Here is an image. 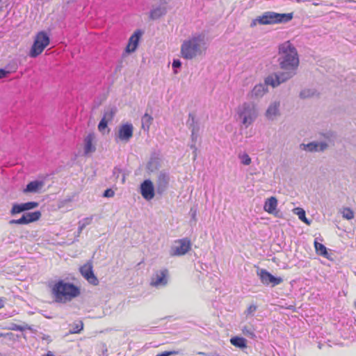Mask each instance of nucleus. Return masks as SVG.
Wrapping results in <instances>:
<instances>
[{
	"label": "nucleus",
	"instance_id": "1",
	"mask_svg": "<svg viewBox=\"0 0 356 356\" xmlns=\"http://www.w3.org/2000/svg\"><path fill=\"white\" fill-rule=\"evenodd\" d=\"M277 54L279 67L282 71L273 73L266 78V83L273 88L293 78L297 73L300 63L298 51L289 40L279 44Z\"/></svg>",
	"mask_w": 356,
	"mask_h": 356
},
{
	"label": "nucleus",
	"instance_id": "2",
	"mask_svg": "<svg viewBox=\"0 0 356 356\" xmlns=\"http://www.w3.org/2000/svg\"><path fill=\"white\" fill-rule=\"evenodd\" d=\"M51 293L56 302L65 303L77 297L80 289L72 283L59 280L52 286Z\"/></svg>",
	"mask_w": 356,
	"mask_h": 356
},
{
	"label": "nucleus",
	"instance_id": "3",
	"mask_svg": "<svg viewBox=\"0 0 356 356\" xmlns=\"http://www.w3.org/2000/svg\"><path fill=\"white\" fill-rule=\"evenodd\" d=\"M204 36L196 34L181 44V54L184 58L193 59L202 54L204 46Z\"/></svg>",
	"mask_w": 356,
	"mask_h": 356
},
{
	"label": "nucleus",
	"instance_id": "4",
	"mask_svg": "<svg viewBox=\"0 0 356 356\" xmlns=\"http://www.w3.org/2000/svg\"><path fill=\"white\" fill-rule=\"evenodd\" d=\"M293 17V13H277L273 11H266L254 19L250 23V27H254L257 24L261 25L286 24L290 22Z\"/></svg>",
	"mask_w": 356,
	"mask_h": 356
},
{
	"label": "nucleus",
	"instance_id": "5",
	"mask_svg": "<svg viewBox=\"0 0 356 356\" xmlns=\"http://www.w3.org/2000/svg\"><path fill=\"white\" fill-rule=\"evenodd\" d=\"M258 111L254 104L244 102L236 109V119L245 128H248L256 120Z\"/></svg>",
	"mask_w": 356,
	"mask_h": 356
},
{
	"label": "nucleus",
	"instance_id": "6",
	"mask_svg": "<svg viewBox=\"0 0 356 356\" xmlns=\"http://www.w3.org/2000/svg\"><path fill=\"white\" fill-rule=\"evenodd\" d=\"M50 39L49 35L44 31L39 32L34 40L33 44L31 48L29 56L31 58H36L43 50L49 45Z\"/></svg>",
	"mask_w": 356,
	"mask_h": 356
},
{
	"label": "nucleus",
	"instance_id": "7",
	"mask_svg": "<svg viewBox=\"0 0 356 356\" xmlns=\"http://www.w3.org/2000/svg\"><path fill=\"white\" fill-rule=\"evenodd\" d=\"M168 282V270L166 268L156 270L151 277L150 285L157 289L164 287Z\"/></svg>",
	"mask_w": 356,
	"mask_h": 356
},
{
	"label": "nucleus",
	"instance_id": "8",
	"mask_svg": "<svg viewBox=\"0 0 356 356\" xmlns=\"http://www.w3.org/2000/svg\"><path fill=\"white\" fill-rule=\"evenodd\" d=\"M191 243L187 238L179 239L175 241L170 250V254L172 256H180L187 253L191 249Z\"/></svg>",
	"mask_w": 356,
	"mask_h": 356
},
{
	"label": "nucleus",
	"instance_id": "9",
	"mask_svg": "<svg viewBox=\"0 0 356 356\" xmlns=\"http://www.w3.org/2000/svg\"><path fill=\"white\" fill-rule=\"evenodd\" d=\"M170 183V174L165 171H160L156 180V193L162 195L168 188Z\"/></svg>",
	"mask_w": 356,
	"mask_h": 356
},
{
	"label": "nucleus",
	"instance_id": "10",
	"mask_svg": "<svg viewBox=\"0 0 356 356\" xmlns=\"http://www.w3.org/2000/svg\"><path fill=\"white\" fill-rule=\"evenodd\" d=\"M41 217V212L35 211L33 212L24 213L19 219H12L9 220V225H27L31 222L38 220Z\"/></svg>",
	"mask_w": 356,
	"mask_h": 356
},
{
	"label": "nucleus",
	"instance_id": "11",
	"mask_svg": "<svg viewBox=\"0 0 356 356\" xmlns=\"http://www.w3.org/2000/svg\"><path fill=\"white\" fill-rule=\"evenodd\" d=\"M140 192L143 197L149 201L154 198L156 188L150 179H145L140 184Z\"/></svg>",
	"mask_w": 356,
	"mask_h": 356
},
{
	"label": "nucleus",
	"instance_id": "12",
	"mask_svg": "<svg viewBox=\"0 0 356 356\" xmlns=\"http://www.w3.org/2000/svg\"><path fill=\"white\" fill-rule=\"evenodd\" d=\"M39 205L37 202H28L21 204L15 203L13 204L10 213L14 216L17 214L33 209Z\"/></svg>",
	"mask_w": 356,
	"mask_h": 356
},
{
	"label": "nucleus",
	"instance_id": "13",
	"mask_svg": "<svg viewBox=\"0 0 356 356\" xmlns=\"http://www.w3.org/2000/svg\"><path fill=\"white\" fill-rule=\"evenodd\" d=\"M258 275L259 276L261 282L265 285L271 284L273 286H275L283 282L282 277H275L265 269H261L260 273H258Z\"/></svg>",
	"mask_w": 356,
	"mask_h": 356
},
{
	"label": "nucleus",
	"instance_id": "14",
	"mask_svg": "<svg viewBox=\"0 0 356 356\" xmlns=\"http://www.w3.org/2000/svg\"><path fill=\"white\" fill-rule=\"evenodd\" d=\"M143 34V31L140 29H137L131 35L129 39L128 44L125 48V54H131L134 52L138 46L139 41Z\"/></svg>",
	"mask_w": 356,
	"mask_h": 356
},
{
	"label": "nucleus",
	"instance_id": "15",
	"mask_svg": "<svg viewBox=\"0 0 356 356\" xmlns=\"http://www.w3.org/2000/svg\"><path fill=\"white\" fill-rule=\"evenodd\" d=\"M134 127L130 123H126L119 127L118 134L115 138L122 142H128L133 136Z\"/></svg>",
	"mask_w": 356,
	"mask_h": 356
},
{
	"label": "nucleus",
	"instance_id": "16",
	"mask_svg": "<svg viewBox=\"0 0 356 356\" xmlns=\"http://www.w3.org/2000/svg\"><path fill=\"white\" fill-rule=\"evenodd\" d=\"M159 2L160 5L151 9L149 15L150 19H157L166 14L167 8L165 5L168 3V0H159Z\"/></svg>",
	"mask_w": 356,
	"mask_h": 356
},
{
	"label": "nucleus",
	"instance_id": "17",
	"mask_svg": "<svg viewBox=\"0 0 356 356\" xmlns=\"http://www.w3.org/2000/svg\"><path fill=\"white\" fill-rule=\"evenodd\" d=\"M268 86L264 81V83L257 84L252 90L248 93V97L250 99H258L261 98L268 92Z\"/></svg>",
	"mask_w": 356,
	"mask_h": 356
},
{
	"label": "nucleus",
	"instance_id": "18",
	"mask_svg": "<svg viewBox=\"0 0 356 356\" xmlns=\"http://www.w3.org/2000/svg\"><path fill=\"white\" fill-rule=\"evenodd\" d=\"M327 147V144L325 142H311L307 144L301 143L300 149L306 152H323Z\"/></svg>",
	"mask_w": 356,
	"mask_h": 356
},
{
	"label": "nucleus",
	"instance_id": "19",
	"mask_svg": "<svg viewBox=\"0 0 356 356\" xmlns=\"http://www.w3.org/2000/svg\"><path fill=\"white\" fill-rule=\"evenodd\" d=\"M80 273L89 283L93 285L98 284V280L94 275L92 266L90 264L88 263L82 266L80 268Z\"/></svg>",
	"mask_w": 356,
	"mask_h": 356
},
{
	"label": "nucleus",
	"instance_id": "20",
	"mask_svg": "<svg viewBox=\"0 0 356 356\" xmlns=\"http://www.w3.org/2000/svg\"><path fill=\"white\" fill-rule=\"evenodd\" d=\"M280 102L278 100H275L272 102L268 107L267 108L265 116L269 120H273L277 116H278L280 113Z\"/></svg>",
	"mask_w": 356,
	"mask_h": 356
},
{
	"label": "nucleus",
	"instance_id": "21",
	"mask_svg": "<svg viewBox=\"0 0 356 356\" xmlns=\"http://www.w3.org/2000/svg\"><path fill=\"white\" fill-rule=\"evenodd\" d=\"M44 182L41 180H34L30 181L24 189L25 193H38L41 188L44 186Z\"/></svg>",
	"mask_w": 356,
	"mask_h": 356
},
{
	"label": "nucleus",
	"instance_id": "22",
	"mask_svg": "<svg viewBox=\"0 0 356 356\" xmlns=\"http://www.w3.org/2000/svg\"><path fill=\"white\" fill-rule=\"evenodd\" d=\"M277 207V200L275 197L268 198L264 205V209L268 213H273Z\"/></svg>",
	"mask_w": 356,
	"mask_h": 356
},
{
	"label": "nucleus",
	"instance_id": "23",
	"mask_svg": "<svg viewBox=\"0 0 356 356\" xmlns=\"http://www.w3.org/2000/svg\"><path fill=\"white\" fill-rule=\"evenodd\" d=\"M94 140V135L92 134H89L86 136L84 139V152L85 154H89L95 151V147L92 145V142Z\"/></svg>",
	"mask_w": 356,
	"mask_h": 356
},
{
	"label": "nucleus",
	"instance_id": "24",
	"mask_svg": "<svg viewBox=\"0 0 356 356\" xmlns=\"http://www.w3.org/2000/svg\"><path fill=\"white\" fill-rule=\"evenodd\" d=\"M117 112V108L115 106L108 107L104 109L102 118L111 122Z\"/></svg>",
	"mask_w": 356,
	"mask_h": 356
},
{
	"label": "nucleus",
	"instance_id": "25",
	"mask_svg": "<svg viewBox=\"0 0 356 356\" xmlns=\"http://www.w3.org/2000/svg\"><path fill=\"white\" fill-rule=\"evenodd\" d=\"M230 342L233 346L240 348H244L247 347V341L243 337H234L231 338Z\"/></svg>",
	"mask_w": 356,
	"mask_h": 356
},
{
	"label": "nucleus",
	"instance_id": "26",
	"mask_svg": "<svg viewBox=\"0 0 356 356\" xmlns=\"http://www.w3.org/2000/svg\"><path fill=\"white\" fill-rule=\"evenodd\" d=\"M314 247L316 249V252L318 254L323 256L325 258L328 257V252H327V248L323 244H322V243L318 242L316 240H315Z\"/></svg>",
	"mask_w": 356,
	"mask_h": 356
},
{
	"label": "nucleus",
	"instance_id": "27",
	"mask_svg": "<svg viewBox=\"0 0 356 356\" xmlns=\"http://www.w3.org/2000/svg\"><path fill=\"white\" fill-rule=\"evenodd\" d=\"M17 66L7 65L6 68L0 69V79L8 77L11 73L16 71Z\"/></svg>",
	"mask_w": 356,
	"mask_h": 356
},
{
	"label": "nucleus",
	"instance_id": "28",
	"mask_svg": "<svg viewBox=\"0 0 356 356\" xmlns=\"http://www.w3.org/2000/svg\"><path fill=\"white\" fill-rule=\"evenodd\" d=\"M242 333L250 339H254L256 334L254 333V329L252 325H244L241 328Z\"/></svg>",
	"mask_w": 356,
	"mask_h": 356
},
{
	"label": "nucleus",
	"instance_id": "29",
	"mask_svg": "<svg viewBox=\"0 0 356 356\" xmlns=\"http://www.w3.org/2000/svg\"><path fill=\"white\" fill-rule=\"evenodd\" d=\"M92 216L85 218L79 221V227H78V236L81 233L83 229L88 225H90L92 222Z\"/></svg>",
	"mask_w": 356,
	"mask_h": 356
},
{
	"label": "nucleus",
	"instance_id": "30",
	"mask_svg": "<svg viewBox=\"0 0 356 356\" xmlns=\"http://www.w3.org/2000/svg\"><path fill=\"white\" fill-rule=\"evenodd\" d=\"M294 213L298 216L299 219L306 223L307 225H310L311 220H308L306 218L305 211L302 208H296L294 209Z\"/></svg>",
	"mask_w": 356,
	"mask_h": 356
},
{
	"label": "nucleus",
	"instance_id": "31",
	"mask_svg": "<svg viewBox=\"0 0 356 356\" xmlns=\"http://www.w3.org/2000/svg\"><path fill=\"white\" fill-rule=\"evenodd\" d=\"M187 125L189 129H191V131L193 130V128H197V131H199L200 127L197 122L196 121L195 117L193 114L189 113L188 120L187 121Z\"/></svg>",
	"mask_w": 356,
	"mask_h": 356
},
{
	"label": "nucleus",
	"instance_id": "32",
	"mask_svg": "<svg viewBox=\"0 0 356 356\" xmlns=\"http://www.w3.org/2000/svg\"><path fill=\"white\" fill-rule=\"evenodd\" d=\"M315 94L316 91L314 89L306 88L301 90L300 97L301 99H306L314 96Z\"/></svg>",
	"mask_w": 356,
	"mask_h": 356
},
{
	"label": "nucleus",
	"instance_id": "33",
	"mask_svg": "<svg viewBox=\"0 0 356 356\" xmlns=\"http://www.w3.org/2000/svg\"><path fill=\"white\" fill-rule=\"evenodd\" d=\"M341 213H342L343 218H344L347 220H351L354 218V212L349 207L343 208Z\"/></svg>",
	"mask_w": 356,
	"mask_h": 356
},
{
	"label": "nucleus",
	"instance_id": "34",
	"mask_svg": "<svg viewBox=\"0 0 356 356\" xmlns=\"http://www.w3.org/2000/svg\"><path fill=\"white\" fill-rule=\"evenodd\" d=\"M238 158L242 164L248 165L251 163V158L247 153H242L238 154Z\"/></svg>",
	"mask_w": 356,
	"mask_h": 356
},
{
	"label": "nucleus",
	"instance_id": "35",
	"mask_svg": "<svg viewBox=\"0 0 356 356\" xmlns=\"http://www.w3.org/2000/svg\"><path fill=\"white\" fill-rule=\"evenodd\" d=\"M9 329L15 331H24L25 330H31V327L28 325L22 326L15 323H12Z\"/></svg>",
	"mask_w": 356,
	"mask_h": 356
},
{
	"label": "nucleus",
	"instance_id": "36",
	"mask_svg": "<svg viewBox=\"0 0 356 356\" xmlns=\"http://www.w3.org/2000/svg\"><path fill=\"white\" fill-rule=\"evenodd\" d=\"M153 120L152 117L148 113H145V115L142 117V123L143 127L147 126L149 128V124L152 123Z\"/></svg>",
	"mask_w": 356,
	"mask_h": 356
},
{
	"label": "nucleus",
	"instance_id": "37",
	"mask_svg": "<svg viewBox=\"0 0 356 356\" xmlns=\"http://www.w3.org/2000/svg\"><path fill=\"white\" fill-rule=\"evenodd\" d=\"M83 324L81 321H79L77 323H74L72 325V328L70 330V332L72 334H76L80 332V331L83 329Z\"/></svg>",
	"mask_w": 356,
	"mask_h": 356
},
{
	"label": "nucleus",
	"instance_id": "38",
	"mask_svg": "<svg viewBox=\"0 0 356 356\" xmlns=\"http://www.w3.org/2000/svg\"><path fill=\"white\" fill-rule=\"evenodd\" d=\"M181 66V62L179 59H174L172 63V67L175 74L178 73L177 69Z\"/></svg>",
	"mask_w": 356,
	"mask_h": 356
},
{
	"label": "nucleus",
	"instance_id": "39",
	"mask_svg": "<svg viewBox=\"0 0 356 356\" xmlns=\"http://www.w3.org/2000/svg\"><path fill=\"white\" fill-rule=\"evenodd\" d=\"M197 213V209L196 207H194L191 208V210H190V214L191 216V223H192V222H194L195 224L196 223Z\"/></svg>",
	"mask_w": 356,
	"mask_h": 356
},
{
	"label": "nucleus",
	"instance_id": "40",
	"mask_svg": "<svg viewBox=\"0 0 356 356\" xmlns=\"http://www.w3.org/2000/svg\"><path fill=\"white\" fill-rule=\"evenodd\" d=\"M257 309V307L255 305H251L245 311V314L247 316H254Z\"/></svg>",
	"mask_w": 356,
	"mask_h": 356
},
{
	"label": "nucleus",
	"instance_id": "41",
	"mask_svg": "<svg viewBox=\"0 0 356 356\" xmlns=\"http://www.w3.org/2000/svg\"><path fill=\"white\" fill-rule=\"evenodd\" d=\"M109 122L102 118L100 120L99 124H98V129L99 131H103L108 126V123Z\"/></svg>",
	"mask_w": 356,
	"mask_h": 356
},
{
	"label": "nucleus",
	"instance_id": "42",
	"mask_svg": "<svg viewBox=\"0 0 356 356\" xmlns=\"http://www.w3.org/2000/svg\"><path fill=\"white\" fill-rule=\"evenodd\" d=\"M180 353L179 350H172V351H164L156 356H170L174 355H178Z\"/></svg>",
	"mask_w": 356,
	"mask_h": 356
},
{
	"label": "nucleus",
	"instance_id": "43",
	"mask_svg": "<svg viewBox=\"0 0 356 356\" xmlns=\"http://www.w3.org/2000/svg\"><path fill=\"white\" fill-rule=\"evenodd\" d=\"M121 173L122 170H120V168L115 167L113 170V177L114 178V179L117 180L119 178L120 175Z\"/></svg>",
	"mask_w": 356,
	"mask_h": 356
},
{
	"label": "nucleus",
	"instance_id": "44",
	"mask_svg": "<svg viewBox=\"0 0 356 356\" xmlns=\"http://www.w3.org/2000/svg\"><path fill=\"white\" fill-rule=\"evenodd\" d=\"M115 195L114 191L111 188H108L104 191L103 196L105 197H111Z\"/></svg>",
	"mask_w": 356,
	"mask_h": 356
},
{
	"label": "nucleus",
	"instance_id": "45",
	"mask_svg": "<svg viewBox=\"0 0 356 356\" xmlns=\"http://www.w3.org/2000/svg\"><path fill=\"white\" fill-rule=\"evenodd\" d=\"M197 128H193V130L191 131V139L193 141L195 142L197 140Z\"/></svg>",
	"mask_w": 356,
	"mask_h": 356
},
{
	"label": "nucleus",
	"instance_id": "46",
	"mask_svg": "<svg viewBox=\"0 0 356 356\" xmlns=\"http://www.w3.org/2000/svg\"><path fill=\"white\" fill-rule=\"evenodd\" d=\"M191 148L193 149L194 150V152L195 153L196 150H197V148L195 147V144H192L191 145Z\"/></svg>",
	"mask_w": 356,
	"mask_h": 356
},
{
	"label": "nucleus",
	"instance_id": "47",
	"mask_svg": "<svg viewBox=\"0 0 356 356\" xmlns=\"http://www.w3.org/2000/svg\"><path fill=\"white\" fill-rule=\"evenodd\" d=\"M3 306H4V302L2 299H0V309L3 307Z\"/></svg>",
	"mask_w": 356,
	"mask_h": 356
},
{
	"label": "nucleus",
	"instance_id": "48",
	"mask_svg": "<svg viewBox=\"0 0 356 356\" xmlns=\"http://www.w3.org/2000/svg\"><path fill=\"white\" fill-rule=\"evenodd\" d=\"M7 335H9V333L4 334V333H2V332H0V337H5Z\"/></svg>",
	"mask_w": 356,
	"mask_h": 356
},
{
	"label": "nucleus",
	"instance_id": "49",
	"mask_svg": "<svg viewBox=\"0 0 356 356\" xmlns=\"http://www.w3.org/2000/svg\"><path fill=\"white\" fill-rule=\"evenodd\" d=\"M125 181V176L124 174H122V182L124 183Z\"/></svg>",
	"mask_w": 356,
	"mask_h": 356
},
{
	"label": "nucleus",
	"instance_id": "50",
	"mask_svg": "<svg viewBox=\"0 0 356 356\" xmlns=\"http://www.w3.org/2000/svg\"><path fill=\"white\" fill-rule=\"evenodd\" d=\"M198 355H205V353H202V352H199V353H198Z\"/></svg>",
	"mask_w": 356,
	"mask_h": 356
},
{
	"label": "nucleus",
	"instance_id": "51",
	"mask_svg": "<svg viewBox=\"0 0 356 356\" xmlns=\"http://www.w3.org/2000/svg\"><path fill=\"white\" fill-rule=\"evenodd\" d=\"M6 317H11L13 315L12 314H9V315H7L6 314Z\"/></svg>",
	"mask_w": 356,
	"mask_h": 356
},
{
	"label": "nucleus",
	"instance_id": "52",
	"mask_svg": "<svg viewBox=\"0 0 356 356\" xmlns=\"http://www.w3.org/2000/svg\"><path fill=\"white\" fill-rule=\"evenodd\" d=\"M355 307H356V300H355Z\"/></svg>",
	"mask_w": 356,
	"mask_h": 356
},
{
	"label": "nucleus",
	"instance_id": "53",
	"mask_svg": "<svg viewBox=\"0 0 356 356\" xmlns=\"http://www.w3.org/2000/svg\"><path fill=\"white\" fill-rule=\"evenodd\" d=\"M297 2H300V0H296Z\"/></svg>",
	"mask_w": 356,
	"mask_h": 356
}]
</instances>
